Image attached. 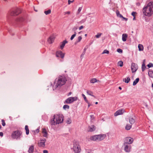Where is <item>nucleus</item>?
Here are the masks:
<instances>
[{
	"label": "nucleus",
	"mask_w": 153,
	"mask_h": 153,
	"mask_svg": "<svg viewBox=\"0 0 153 153\" xmlns=\"http://www.w3.org/2000/svg\"><path fill=\"white\" fill-rule=\"evenodd\" d=\"M143 14L147 16H151L153 13V2L151 1L143 8Z\"/></svg>",
	"instance_id": "nucleus-1"
},
{
	"label": "nucleus",
	"mask_w": 153,
	"mask_h": 153,
	"mask_svg": "<svg viewBox=\"0 0 153 153\" xmlns=\"http://www.w3.org/2000/svg\"><path fill=\"white\" fill-rule=\"evenodd\" d=\"M63 118L64 116L62 114L54 115L53 119L51 120V125L52 126H55L57 124L62 123L63 121Z\"/></svg>",
	"instance_id": "nucleus-2"
},
{
	"label": "nucleus",
	"mask_w": 153,
	"mask_h": 153,
	"mask_svg": "<svg viewBox=\"0 0 153 153\" xmlns=\"http://www.w3.org/2000/svg\"><path fill=\"white\" fill-rule=\"evenodd\" d=\"M66 81V79L64 76H59L58 79L55 80L54 82L56 88H59L61 86L65 84Z\"/></svg>",
	"instance_id": "nucleus-3"
},
{
	"label": "nucleus",
	"mask_w": 153,
	"mask_h": 153,
	"mask_svg": "<svg viewBox=\"0 0 153 153\" xmlns=\"http://www.w3.org/2000/svg\"><path fill=\"white\" fill-rule=\"evenodd\" d=\"M105 135H97L92 136L90 137V139L94 141H100L103 140L105 137Z\"/></svg>",
	"instance_id": "nucleus-4"
},
{
	"label": "nucleus",
	"mask_w": 153,
	"mask_h": 153,
	"mask_svg": "<svg viewBox=\"0 0 153 153\" xmlns=\"http://www.w3.org/2000/svg\"><path fill=\"white\" fill-rule=\"evenodd\" d=\"M22 132L19 130H17L13 131L12 133L11 137L13 139H20Z\"/></svg>",
	"instance_id": "nucleus-5"
},
{
	"label": "nucleus",
	"mask_w": 153,
	"mask_h": 153,
	"mask_svg": "<svg viewBox=\"0 0 153 153\" xmlns=\"http://www.w3.org/2000/svg\"><path fill=\"white\" fill-rule=\"evenodd\" d=\"M77 99L78 98L76 97H69L65 100L64 103L65 104H71L74 102L76 101Z\"/></svg>",
	"instance_id": "nucleus-6"
},
{
	"label": "nucleus",
	"mask_w": 153,
	"mask_h": 153,
	"mask_svg": "<svg viewBox=\"0 0 153 153\" xmlns=\"http://www.w3.org/2000/svg\"><path fill=\"white\" fill-rule=\"evenodd\" d=\"M73 149L75 153H79L81 151L80 146L76 143L74 144Z\"/></svg>",
	"instance_id": "nucleus-7"
},
{
	"label": "nucleus",
	"mask_w": 153,
	"mask_h": 153,
	"mask_svg": "<svg viewBox=\"0 0 153 153\" xmlns=\"http://www.w3.org/2000/svg\"><path fill=\"white\" fill-rule=\"evenodd\" d=\"M21 12V11L20 9L19 8H17L11 12L10 15L11 16H15L17 15Z\"/></svg>",
	"instance_id": "nucleus-8"
},
{
	"label": "nucleus",
	"mask_w": 153,
	"mask_h": 153,
	"mask_svg": "<svg viewBox=\"0 0 153 153\" xmlns=\"http://www.w3.org/2000/svg\"><path fill=\"white\" fill-rule=\"evenodd\" d=\"M123 147L124 148L125 151L127 152H129L130 151L131 146L130 145L123 143Z\"/></svg>",
	"instance_id": "nucleus-9"
},
{
	"label": "nucleus",
	"mask_w": 153,
	"mask_h": 153,
	"mask_svg": "<svg viewBox=\"0 0 153 153\" xmlns=\"http://www.w3.org/2000/svg\"><path fill=\"white\" fill-rule=\"evenodd\" d=\"M133 141V138L130 137H127L125 139L124 143L130 145Z\"/></svg>",
	"instance_id": "nucleus-10"
},
{
	"label": "nucleus",
	"mask_w": 153,
	"mask_h": 153,
	"mask_svg": "<svg viewBox=\"0 0 153 153\" xmlns=\"http://www.w3.org/2000/svg\"><path fill=\"white\" fill-rule=\"evenodd\" d=\"M138 68L137 64L134 63L131 64V69L132 73L135 72Z\"/></svg>",
	"instance_id": "nucleus-11"
},
{
	"label": "nucleus",
	"mask_w": 153,
	"mask_h": 153,
	"mask_svg": "<svg viewBox=\"0 0 153 153\" xmlns=\"http://www.w3.org/2000/svg\"><path fill=\"white\" fill-rule=\"evenodd\" d=\"M46 140L45 138L40 140V142L38 143V146L40 147H44L45 146V143Z\"/></svg>",
	"instance_id": "nucleus-12"
},
{
	"label": "nucleus",
	"mask_w": 153,
	"mask_h": 153,
	"mask_svg": "<svg viewBox=\"0 0 153 153\" xmlns=\"http://www.w3.org/2000/svg\"><path fill=\"white\" fill-rule=\"evenodd\" d=\"M65 54L62 52L61 51H58L56 53V56L58 57H61L62 59H63L65 56Z\"/></svg>",
	"instance_id": "nucleus-13"
},
{
	"label": "nucleus",
	"mask_w": 153,
	"mask_h": 153,
	"mask_svg": "<svg viewBox=\"0 0 153 153\" xmlns=\"http://www.w3.org/2000/svg\"><path fill=\"white\" fill-rule=\"evenodd\" d=\"M124 112V110L123 109H120L117 110L114 114V116H117L119 115H121Z\"/></svg>",
	"instance_id": "nucleus-14"
},
{
	"label": "nucleus",
	"mask_w": 153,
	"mask_h": 153,
	"mask_svg": "<svg viewBox=\"0 0 153 153\" xmlns=\"http://www.w3.org/2000/svg\"><path fill=\"white\" fill-rule=\"evenodd\" d=\"M135 117H130L129 118L130 123L132 125L134 124L135 122Z\"/></svg>",
	"instance_id": "nucleus-15"
},
{
	"label": "nucleus",
	"mask_w": 153,
	"mask_h": 153,
	"mask_svg": "<svg viewBox=\"0 0 153 153\" xmlns=\"http://www.w3.org/2000/svg\"><path fill=\"white\" fill-rule=\"evenodd\" d=\"M55 38L53 36H51L48 38V41L50 44L52 43L54 41Z\"/></svg>",
	"instance_id": "nucleus-16"
},
{
	"label": "nucleus",
	"mask_w": 153,
	"mask_h": 153,
	"mask_svg": "<svg viewBox=\"0 0 153 153\" xmlns=\"http://www.w3.org/2000/svg\"><path fill=\"white\" fill-rule=\"evenodd\" d=\"M68 43V41L66 40H65L62 42L60 43V47L61 49H62L64 48L65 44Z\"/></svg>",
	"instance_id": "nucleus-17"
},
{
	"label": "nucleus",
	"mask_w": 153,
	"mask_h": 153,
	"mask_svg": "<svg viewBox=\"0 0 153 153\" xmlns=\"http://www.w3.org/2000/svg\"><path fill=\"white\" fill-rule=\"evenodd\" d=\"M25 19L23 17H19L16 20V22L17 23H21L25 21Z\"/></svg>",
	"instance_id": "nucleus-18"
},
{
	"label": "nucleus",
	"mask_w": 153,
	"mask_h": 153,
	"mask_svg": "<svg viewBox=\"0 0 153 153\" xmlns=\"http://www.w3.org/2000/svg\"><path fill=\"white\" fill-rule=\"evenodd\" d=\"M42 133L43 134V136L47 138L48 134L46 131V129L45 128H43L42 129Z\"/></svg>",
	"instance_id": "nucleus-19"
},
{
	"label": "nucleus",
	"mask_w": 153,
	"mask_h": 153,
	"mask_svg": "<svg viewBox=\"0 0 153 153\" xmlns=\"http://www.w3.org/2000/svg\"><path fill=\"white\" fill-rule=\"evenodd\" d=\"M34 146L33 145H31L30 146L28 150V152L29 153H33V152L34 151Z\"/></svg>",
	"instance_id": "nucleus-20"
},
{
	"label": "nucleus",
	"mask_w": 153,
	"mask_h": 153,
	"mask_svg": "<svg viewBox=\"0 0 153 153\" xmlns=\"http://www.w3.org/2000/svg\"><path fill=\"white\" fill-rule=\"evenodd\" d=\"M127 35L126 33H124L122 35V39L123 42H125L127 37Z\"/></svg>",
	"instance_id": "nucleus-21"
},
{
	"label": "nucleus",
	"mask_w": 153,
	"mask_h": 153,
	"mask_svg": "<svg viewBox=\"0 0 153 153\" xmlns=\"http://www.w3.org/2000/svg\"><path fill=\"white\" fill-rule=\"evenodd\" d=\"M89 131L92 132L95 130V127L94 125H92L89 127Z\"/></svg>",
	"instance_id": "nucleus-22"
},
{
	"label": "nucleus",
	"mask_w": 153,
	"mask_h": 153,
	"mask_svg": "<svg viewBox=\"0 0 153 153\" xmlns=\"http://www.w3.org/2000/svg\"><path fill=\"white\" fill-rule=\"evenodd\" d=\"M130 78L129 77H127L126 78H124L123 79V81L126 83H128L130 81Z\"/></svg>",
	"instance_id": "nucleus-23"
},
{
	"label": "nucleus",
	"mask_w": 153,
	"mask_h": 153,
	"mask_svg": "<svg viewBox=\"0 0 153 153\" xmlns=\"http://www.w3.org/2000/svg\"><path fill=\"white\" fill-rule=\"evenodd\" d=\"M139 80V78H137L133 82V85H135L137 84Z\"/></svg>",
	"instance_id": "nucleus-24"
},
{
	"label": "nucleus",
	"mask_w": 153,
	"mask_h": 153,
	"mask_svg": "<svg viewBox=\"0 0 153 153\" xmlns=\"http://www.w3.org/2000/svg\"><path fill=\"white\" fill-rule=\"evenodd\" d=\"M132 126L131 125L127 124L125 127V128L126 130H128L130 129Z\"/></svg>",
	"instance_id": "nucleus-25"
},
{
	"label": "nucleus",
	"mask_w": 153,
	"mask_h": 153,
	"mask_svg": "<svg viewBox=\"0 0 153 153\" xmlns=\"http://www.w3.org/2000/svg\"><path fill=\"white\" fill-rule=\"evenodd\" d=\"M138 48L139 51H142L143 50V46L141 44H139Z\"/></svg>",
	"instance_id": "nucleus-26"
},
{
	"label": "nucleus",
	"mask_w": 153,
	"mask_h": 153,
	"mask_svg": "<svg viewBox=\"0 0 153 153\" xmlns=\"http://www.w3.org/2000/svg\"><path fill=\"white\" fill-rule=\"evenodd\" d=\"M87 93L88 95L92 96L94 97V98H95V96L94 95H92L93 93L91 91H87Z\"/></svg>",
	"instance_id": "nucleus-27"
},
{
	"label": "nucleus",
	"mask_w": 153,
	"mask_h": 153,
	"mask_svg": "<svg viewBox=\"0 0 153 153\" xmlns=\"http://www.w3.org/2000/svg\"><path fill=\"white\" fill-rule=\"evenodd\" d=\"M116 13L117 16L120 18L123 17V16L120 13L119 11L117 10L116 11Z\"/></svg>",
	"instance_id": "nucleus-28"
},
{
	"label": "nucleus",
	"mask_w": 153,
	"mask_h": 153,
	"mask_svg": "<svg viewBox=\"0 0 153 153\" xmlns=\"http://www.w3.org/2000/svg\"><path fill=\"white\" fill-rule=\"evenodd\" d=\"M148 74L149 76L152 78H153V71H149L148 72Z\"/></svg>",
	"instance_id": "nucleus-29"
},
{
	"label": "nucleus",
	"mask_w": 153,
	"mask_h": 153,
	"mask_svg": "<svg viewBox=\"0 0 153 153\" xmlns=\"http://www.w3.org/2000/svg\"><path fill=\"white\" fill-rule=\"evenodd\" d=\"M97 82V80L95 78L91 79L90 80V82L91 83H94Z\"/></svg>",
	"instance_id": "nucleus-30"
},
{
	"label": "nucleus",
	"mask_w": 153,
	"mask_h": 153,
	"mask_svg": "<svg viewBox=\"0 0 153 153\" xmlns=\"http://www.w3.org/2000/svg\"><path fill=\"white\" fill-rule=\"evenodd\" d=\"M51 10L49 9L48 10L45 11L44 12L46 15H48L50 14L51 13Z\"/></svg>",
	"instance_id": "nucleus-31"
},
{
	"label": "nucleus",
	"mask_w": 153,
	"mask_h": 153,
	"mask_svg": "<svg viewBox=\"0 0 153 153\" xmlns=\"http://www.w3.org/2000/svg\"><path fill=\"white\" fill-rule=\"evenodd\" d=\"M118 65L120 67H122L123 65V62L122 61H120L118 62Z\"/></svg>",
	"instance_id": "nucleus-32"
},
{
	"label": "nucleus",
	"mask_w": 153,
	"mask_h": 153,
	"mask_svg": "<svg viewBox=\"0 0 153 153\" xmlns=\"http://www.w3.org/2000/svg\"><path fill=\"white\" fill-rule=\"evenodd\" d=\"M69 108V106L67 105H65L63 106V108L65 110H66V109H68Z\"/></svg>",
	"instance_id": "nucleus-33"
},
{
	"label": "nucleus",
	"mask_w": 153,
	"mask_h": 153,
	"mask_svg": "<svg viewBox=\"0 0 153 153\" xmlns=\"http://www.w3.org/2000/svg\"><path fill=\"white\" fill-rule=\"evenodd\" d=\"M76 32H74V33L72 35L70 39L71 40H72L74 37L76 36Z\"/></svg>",
	"instance_id": "nucleus-34"
},
{
	"label": "nucleus",
	"mask_w": 153,
	"mask_h": 153,
	"mask_svg": "<svg viewBox=\"0 0 153 153\" xmlns=\"http://www.w3.org/2000/svg\"><path fill=\"white\" fill-rule=\"evenodd\" d=\"M66 123L68 124H70L71 123V119L70 118H68L67 120Z\"/></svg>",
	"instance_id": "nucleus-35"
},
{
	"label": "nucleus",
	"mask_w": 153,
	"mask_h": 153,
	"mask_svg": "<svg viewBox=\"0 0 153 153\" xmlns=\"http://www.w3.org/2000/svg\"><path fill=\"white\" fill-rule=\"evenodd\" d=\"M82 97H83V98L84 99V100L85 101V102H87L88 100H87L85 95L83 94H82Z\"/></svg>",
	"instance_id": "nucleus-36"
},
{
	"label": "nucleus",
	"mask_w": 153,
	"mask_h": 153,
	"mask_svg": "<svg viewBox=\"0 0 153 153\" xmlns=\"http://www.w3.org/2000/svg\"><path fill=\"white\" fill-rule=\"evenodd\" d=\"M109 53V51H108L107 50H104L103 52L102 53V54H104L105 53L108 54Z\"/></svg>",
	"instance_id": "nucleus-37"
},
{
	"label": "nucleus",
	"mask_w": 153,
	"mask_h": 153,
	"mask_svg": "<svg viewBox=\"0 0 153 153\" xmlns=\"http://www.w3.org/2000/svg\"><path fill=\"white\" fill-rule=\"evenodd\" d=\"M102 34V33H98L97 34L95 35V37L97 38H98L100 37Z\"/></svg>",
	"instance_id": "nucleus-38"
},
{
	"label": "nucleus",
	"mask_w": 153,
	"mask_h": 153,
	"mask_svg": "<svg viewBox=\"0 0 153 153\" xmlns=\"http://www.w3.org/2000/svg\"><path fill=\"white\" fill-rule=\"evenodd\" d=\"M86 18L85 19H82V20H81L80 21L79 23L80 24H82L84 23V22H85V21H86Z\"/></svg>",
	"instance_id": "nucleus-39"
},
{
	"label": "nucleus",
	"mask_w": 153,
	"mask_h": 153,
	"mask_svg": "<svg viewBox=\"0 0 153 153\" xmlns=\"http://www.w3.org/2000/svg\"><path fill=\"white\" fill-rule=\"evenodd\" d=\"M82 39V37L81 36H80L78 37L77 39L76 40V41L79 42L81 41Z\"/></svg>",
	"instance_id": "nucleus-40"
},
{
	"label": "nucleus",
	"mask_w": 153,
	"mask_h": 153,
	"mask_svg": "<svg viewBox=\"0 0 153 153\" xmlns=\"http://www.w3.org/2000/svg\"><path fill=\"white\" fill-rule=\"evenodd\" d=\"M147 66L149 68L152 67H153V64L152 63H150L147 65Z\"/></svg>",
	"instance_id": "nucleus-41"
},
{
	"label": "nucleus",
	"mask_w": 153,
	"mask_h": 153,
	"mask_svg": "<svg viewBox=\"0 0 153 153\" xmlns=\"http://www.w3.org/2000/svg\"><path fill=\"white\" fill-rule=\"evenodd\" d=\"M1 122L2 123V125L3 126H5V121L4 120H1Z\"/></svg>",
	"instance_id": "nucleus-42"
},
{
	"label": "nucleus",
	"mask_w": 153,
	"mask_h": 153,
	"mask_svg": "<svg viewBox=\"0 0 153 153\" xmlns=\"http://www.w3.org/2000/svg\"><path fill=\"white\" fill-rule=\"evenodd\" d=\"M145 65L144 64H143L142 65V71H144V70L145 69Z\"/></svg>",
	"instance_id": "nucleus-43"
},
{
	"label": "nucleus",
	"mask_w": 153,
	"mask_h": 153,
	"mask_svg": "<svg viewBox=\"0 0 153 153\" xmlns=\"http://www.w3.org/2000/svg\"><path fill=\"white\" fill-rule=\"evenodd\" d=\"M117 51L118 52H119V53H121L123 52L122 50L121 49H120V48L118 49H117Z\"/></svg>",
	"instance_id": "nucleus-44"
},
{
	"label": "nucleus",
	"mask_w": 153,
	"mask_h": 153,
	"mask_svg": "<svg viewBox=\"0 0 153 153\" xmlns=\"http://www.w3.org/2000/svg\"><path fill=\"white\" fill-rule=\"evenodd\" d=\"M82 7H79L78 8V11H77L78 14H79V13L81 11V10L82 9Z\"/></svg>",
	"instance_id": "nucleus-45"
},
{
	"label": "nucleus",
	"mask_w": 153,
	"mask_h": 153,
	"mask_svg": "<svg viewBox=\"0 0 153 153\" xmlns=\"http://www.w3.org/2000/svg\"><path fill=\"white\" fill-rule=\"evenodd\" d=\"M85 54V52H83L81 54V55L80 56V58H81V59L83 58V56H84V55Z\"/></svg>",
	"instance_id": "nucleus-46"
},
{
	"label": "nucleus",
	"mask_w": 153,
	"mask_h": 153,
	"mask_svg": "<svg viewBox=\"0 0 153 153\" xmlns=\"http://www.w3.org/2000/svg\"><path fill=\"white\" fill-rule=\"evenodd\" d=\"M77 27H74L72 29V30L74 31V32H76V31L77 30Z\"/></svg>",
	"instance_id": "nucleus-47"
},
{
	"label": "nucleus",
	"mask_w": 153,
	"mask_h": 153,
	"mask_svg": "<svg viewBox=\"0 0 153 153\" xmlns=\"http://www.w3.org/2000/svg\"><path fill=\"white\" fill-rule=\"evenodd\" d=\"M74 0H73V1H71L70 0H68V4H70L71 3H72L74 2Z\"/></svg>",
	"instance_id": "nucleus-48"
},
{
	"label": "nucleus",
	"mask_w": 153,
	"mask_h": 153,
	"mask_svg": "<svg viewBox=\"0 0 153 153\" xmlns=\"http://www.w3.org/2000/svg\"><path fill=\"white\" fill-rule=\"evenodd\" d=\"M70 13V11H67L64 12V14L66 15V14H69Z\"/></svg>",
	"instance_id": "nucleus-49"
},
{
	"label": "nucleus",
	"mask_w": 153,
	"mask_h": 153,
	"mask_svg": "<svg viewBox=\"0 0 153 153\" xmlns=\"http://www.w3.org/2000/svg\"><path fill=\"white\" fill-rule=\"evenodd\" d=\"M136 13V12H133L131 13V15L134 17L135 16V14Z\"/></svg>",
	"instance_id": "nucleus-50"
},
{
	"label": "nucleus",
	"mask_w": 153,
	"mask_h": 153,
	"mask_svg": "<svg viewBox=\"0 0 153 153\" xmlns=\"http://www.w3.org/2000/svg\"><path fill=\"white\" fill-rule=\"evenodd\" d=\"M25 130H28L29 129L28 128V126L27 125H26L25 126Z\"/></svg>",
	"instance_id": "nucleus-51"
},
{
	"label": "nucleus",
	"mask_w": 153,
	"mask_h": 153,
	"mask_svg": "<svg viewBox=\"0 0 153 153\" xmlns=\"http://www.w3.org/2000/svg\"><path fill=\"white\" fill-rule=\"evenodd\" d=\"M91 119L92 120L94 119V117L93 115H91L90 116Z\"/></svg>",
	"instance_id": "nucleus-52"
},
{
	"label": "nucleus",
	"mask_w": 153,
	"mask_h": 153,
	"mask_svg": "<svg viewBox=\"0 0 153 153\" xmlns=\"http://www.w3.org/2000/svg\"><path fill=\"white\" fill-rule=\"evenodd\" d=\"M84 27L83 26H80L79 28V30H81V29H82V28H83Z\"/></svg>",
	"instance_id": "nucleus-53"
},
{
	"label": "nucleus",
	"mask_w": 153,
	"mask_h": 153,
	"mask_svg": "<svg viewBox=\"0 0 153 153\" xmlns=\"http://www.w3.org/2000/svg\"><path fill=\"white\" fill-rule=\"evenodd\" d=\"M26 133L27 135H28L29 134V130H26Z\"/></svg>",
	"instance_id": "nucleus-54"
},
{
	"label": "nucleus",
	"mask_w": 153,
	"mask_h": 153,
	"mask_svg": "<svg viewBox=\"0 0 153 153\" xmlns=\"http://www.w3.org/2000/svg\"><path fill=\"white\" fill-rule=\"evenodd\" d=\"M86 102L88 103V108H89L90 106L91 105L90 104V103L88 102V101L87 102Z\"/></svg>",
	"instance_id": "nucleus-55"
},
{
	"label": "nucleus",
	"mask_w": 153,
	"mask_h": 153,
	"mask_svg": "<svg viewBox=\"0 0 153 153\" xmlns=\"http://www.w3.org/2000/svg\"><path fill=\"white\" fill-rule=\"evenodd\" d=\"M0 136L1 137H2L3 136V134L2 132H0Z\"/></svg>",
	"instance_id": "nucleus-56"
},
{
	"label": "nucleus",
	"mask_w": 153,
	"mask_h": 153,
	"mask_svg": "<svg viewBox=\"0 0 153 153\" xmlns=\"http://www.w3.org/2000/svg\"><path fill=\"white\" fill-rule=\"evenodd\" d=\"M43 153H48V151L46 150H44L43 151Z\"/></svg>",
	"instance_id": "nucleus-57"
},
{
	"label": "nucleus",
	"mask_w": 153,
	"mask_h": 153,
	"mask_svg": "<svg viewBox=\"0 0 153 153\" xmlns=\"http://www.w3.org/2000/svg\"><path fill=\"white\" fill-rule=\"evenodd\" d=\"M72 94V93L71 92H70L69 93H68V94L67 95H68V96H69L71 95Z\"/></svg>",
	"instance_id": "nucleus-58"
},
{
	"label": "nucleus",
	"mask_w": 153,
	"mask_h": 153,
	"mask_svg": "<svg viewBox=\"0 0 153 153\" xmlns=\"http://www.w3.org/2000/svg\"><path fill=\"white\" fill-rule=\"evenodd\" d=\"M122 18H123L126 21H127L128 20V19L127 18L124 17L123 16V17H122Z\"/></svg>",
	"instance_id": "nucleus-59"
},
{
	"label": "nucleus",
	"mask_w": 153,
	"mask_h": 153,
	"mask_svg": "<svg viewBox=\"0 0 153 153\" xmlns=\"http://www.w3.org/2000/svg\"><path fill=\"white\" fill-rule=\"evenodd\" d=\"M136 5L137 6H139L140 5V3L139 2H137L136 3Z\"/></svg>",
	"instance_id": "nucleus-60"
},
{
	"label": "nucleus",
	"mask_w": 153,
	"mask_h": 153,
	"mask_svg": "<svg viewBox=\"0 0 153 153\" xmlns=\"http://www.w3.org/2000/svg\"><path fill=\"white\" fill-rule=\"evenodd\" d=\"M86 48H85L84 49L83 52H85H85L86 51Z\"/></svg>",
	"instance_id": "nucleus-61"
},
{
	"label": "nucleus",
	"mask_w": 153,
	"mask_h": 153,
	"mask_svg": "<svg viewBox=\"0 0 153 153\" xmlns=\"http://www.w3.org/2000/svg\"><path fill=\"white\" fill-rule=\"evenodd\" d=\"M78 42H79L76 40V41L75 42V44H77V43H78Z\"/></svg>",
	"instance_id": "nucleus-62"
},
{
	"label": "nucleus",
	"mask_w": 153,
	"mask_h": 153,
	"mask_svg": "<svg viewBox=\"0 0 153 153\" xmlns=\"http://www.w3.org/2000/svg\"><path fill=\"white\" fill-rule=\"evenodd\" d=\"M119 89L120 90H121L122 89V88L121 87H119Z\"/></svg>",
	"instance_id": "nucleus-63"
},
{
	"label": "nucleus",
	"mask_w": 153,
	"mask_h": 153,
	"mask_svg": "<svg viewBox=\"0 0 153 153\" xmlns=\"http://www.w3.org/2000/svg\"><path fill=\"white\" fill-rule=\"evenodd\" d=\"M112 71L113 72H114L115 71V69H113L112 70Z\"/></svg>",
	"instance_id": "nucleus-64"
}]
</instances>
